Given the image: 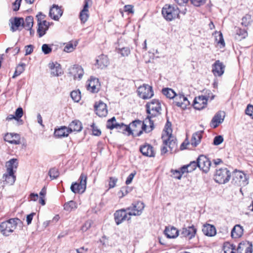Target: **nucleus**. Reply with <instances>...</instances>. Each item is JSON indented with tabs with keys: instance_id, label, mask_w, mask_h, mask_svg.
Masks as SVG:
<instances>
[{
	"instance_id": "obj_15",
	"label": "nucleus",
	"mask_w": 253,
	"mask_h": 253,
	"mask_svg": "<svg viewBox=\"0 0 253 253\" xmlns=\"http://www.w3.org/2000/svg\"><path fill=\"white\" fill-rule=\"evenodd\" d=\"M207 100V98L204 96L195 97L193 104V107L197 110L203 109L206 106Z\"/></svg>"
},
{
	"instance_id": "obj_6",
	"label": "nucleus",
	"mask_w": 253,
	"mask_h": 253,
	"mask_svg": "<svg viewBox=\"0 0 253 253\" xmlns=\"http://www.w3.org/2000/svg\"><path fill=\"white\" fill-rule=\"evenodd\" d=\"M180 11L176 6L166 4L162 10L164 18L168 21H171L178 17Z\"/></svg>"
},
{
	"instance_id": "obj_33",
	"label": "nucleus",
	"mask_w": 253,
	"mask_h": 253,
	"mask_svg": "<svg viewBox=\"0 0 253 253\" xmlns=\"http://www.w3.org/2000/svg\"><path fill=\"white\" fill-rule=\"evenodd\" d=\"M243 228L240 225H236L231 231V237L233 238H238L243 234Z\"/></svg>"
},
{
	"instance_id": "obj_20",
	"label": "nucleus",
	"mask_w": 253,
	"mask_h": 253,
	"mask_svg": "<svg viewBox=\"0 0 253 253\" xmlns=\"http://www.w3.org/2000/svg\"><path fill=\"white\" fill-rule=\"evenodd\" d=\"M49 22L46 20H43L42 22H39L38 24V28L37 29V33L39 37L41 38L45 34L49 28Z\"/></svg>"
},
{
	"instance_id": "obj_10",
	"label": "nucleus",
	"mask_w": 253,
	"mask_h": 253,
	"mask_svg": "<svg viewBox=\"0 0 253 253\" xmlns=\"http://www.w3.org/2000/svg\"><path fill=\"white\" fill-rule=\"evenodd\" d=\"M144 207L145 205L144 203L142 202L138 201L133 203L132 206L126 208V210L128 211V214L129 216H137L141 214Z\"/></svg>"
},
{
	"instance_id": "obj_61",
	"label": "nucleus",
	"mask_w": 253,
	"mask_h": 253,
	"mask_svg": "<svg viewBox=\"0 0 253 253\" xmlns=\"http://www.w3.org/2000/svg\"><path fill=\"white\" fill-rule=\"evenodd\" d=\"M135 172L131 173L128 175L126 181V184L128 185L132 182V180L134 178V176L135 175Z\"/></svg>"
},
{
	"instance_id": "obj_55",
	"label": "nucleus",
	"mask_w": 253,
	"mask_h": 253,
	"mask_svg": "<svg viewBox=\"0 0 253 253\" xmlns=\"http://www.w3.org/2000/svg\"><path fill=\"white\" fill-rule=\"evenodd\" d=\"M117 181L118 179L117 178L111 177L110 178V180L109 181V188H112L115 187Z\"/></svg>"
},
{
	"instance_id": "obj_60",
	"label": "nucleus",
	"mask_w": 253,
	"mask_h": 253,
	"mask_svg": "<svg viewBox=\"0 0 253 253\" xmlns=\"http://www.w3.org/2000/svg\"><path fill=\"white\" fill-rule=\"evenodd\" d=\"M91 223L92 222L91 221H86L82 227V231L84 232L86 231L90 227Z\"/></svg>"
},
{
	"instance_id": "obj_12",
	"label": "nucleus",
	"mask_w": 253,
	"mask_h": 253,
	"mask_svg": "<svg viewBox=\"0 0 253 253\" xmlns=\"http://www.w3.org/2000/svg\"><path fill=\"white\" fill-rule=\"evenodd\" d=\"M127 210L122 209L118 210L114 213L115 220L117 225L121 224L124 221L126 220H129L130 219V216L127 218L128 212Z\"/></svg>"
},
{
	"instance_id": "obj_51",
	"label": "nucleus",
	"mask_w": 253,
	"mask_h": 253,
	"mask_svg": "<svg viewBox=\"0 0 253 253\" xmlns=\"http://www.w3.org/2000/svg\"><path fill=\"white\" fill-rule=\"evenodd\" d=\"M223 141V137L221 135H217L214 138L213 144L214 145H218L222 143Z\"/></svg>"
},
{
	"instance_id": "obj_52",
	"label": "nucleus",
	"mask_w": 253,
	"mask_h": 253,
	"mask_svg": "<svg viewBox=\"0 0 253 253\" xmlns=\"http://www.w3.org/2000/svg\"><path fill=\"white\" fill-rule=\"evenodd\" d=\"M187 166L189 169V171L190 172H192L196 169L197 167H198V160H197V162L193 161L191 162L189 165H187Z\"/></svg>"
},
{
	"instance_id": "obj_23",
	"label": "nucleus",
	"mask_w": 253,
	"mask_h": 253,
	"mask_svg": "<svg viewBox=\"0 0 253 253\" xmlns=\"http://www.w3.org/2000/svg\"><path fill=\"white\" fill-rule=\"evenodd\" d=\"M49 14L51 18L58 20L62 15V11L57 5H53L50 9Z\"/></svg>"
},
{
	"instance_id": "obj_1",
	"label": "nucleus",
	"mask_w": 253,
	"mask_h": 253,
	"mask_svg": "<svg viewBox=\"0 0 253 253\" xmlns=\"http://www.w3.org/2000/svg\"><path fill=\"white\" fill-rule=\"evenodd\" d=\"M123 127V131H127L129 134H131L134 136H140L142 133L143 131L148 132L152 130L151 128L147 131L146 125L143 122L140 120L134 121L129 126L124 124Z\"/></svg>"
},
{
	"instance_id": "obj_17",
	"label": "nucleus",
	"mask_w": 253,
	"mask_h": 253,
	"mask_svg": "<svg viewBox=\"0 0 253 253\" xmlns=\"http://www.w3.org/2000/svg\"><path fill=\"white\" fill-rule=\"evenodd\" d=\"M96 114L99 117H105L107 115L108 110L106 104L102 101H99L94 106Z\"/></svg>"
},
{
	"instance_id": "obj_31",
	"label": "nucleus",
	"mask_w": 253,
	"mask_h": 253,
	"mask_svg": "<svg viewBox=\"0 0 253 253\" xmlns=\"http://www.w3.org/2000/svg\"><path fill=\"white\" fill-rule=\"evenodd\" d=\"M165 234L168 238H175L178 235V231L174 227H166Z\"/></svg>"
},
{
	"instance_id": "obj_47",
	"label": "nucleus",
	"mask_w": 253,
	"mask_h": 253,
	"mask_svg": "<svg viewBox=\"0 0 253 253\" xmlns=\"http://www.w3.org/2000/svg\"><path fill=\"white\" fill-rule=\"evenodd\" d=\"M23 111L21 107L18 108L15 112V120L19 121V119L23 116Z\"/></svg>"
},
{
	"instance_id": "obj_9",
	"label": "nucleus",
	"mask_w": 253,
	"mask_h": 253,
	"mask_svg": "<svg viewBox=\"0 0 253 253\" xmlns=\"http://www.w3.org/2000/svg\"><path fill=\"white\" fill-rule=\"evenodd\" d=\"M138 95L143 99H148L154 95L153 88L151 86L143 84L137 89Z\"/></svg>"
},
{
	"instance_id": "obj_53",
	"label": "nucleus",
	"mask_w": 253,
	"mask_h": 253,
	"mask_svg": "<svg viewBox=\"0 0 253 253\" xmlns=\"http://www.w3.org/2000/svg\"><path fill=\"white\" fill-rule=\"evenodd\" d=\"M76 46V45H74L71 43H68L64 47V51H65L66 52H71L73 51L74 50L75 47Z\"/></svg>"
},
{
	"instance_id": "obj_35",
	"label": "nucleus",
	"mask_w": 253,
	"mask_h": 253,
	"mask_svg": "<svg viewBox=\"0 0 253 253\" xmlns=\"http://www.w3.org/2000/svg\"><path fill=\"white\" fill-rule=\"evenodd\" d=\"M96 64L98 65V68L103 69L107 67L109 64V61L108 57L104 55H101L98 56L96 60Z\"/></svg>"
},
{
	"instance_id": "obj_57",
	"label": "nucleus",
	"mask_w": 253,
	"mask_h": 253,
	"mask_svg": "<svg viewBox=\"0 0 253 253\" xmlns=\"http://www.w3.org/2000/svg\"><path fill=\"white\" fill-rule=\"evenodd\" d=\"M206 0H191L192 3L196 6H200L204 4Z\"/></svg>"
},
{
	"instance_id": "obj_38",
	"label": "nucleus",
	"mask_w": 253,
	"mask_h": 253,
	"mask_svg": "<svg viewBox=\"0 0 253 253\" xmlns=\"http://www.w3.org/2000/svg\"><path fill=\"white\" fill-rule=\"evenodd\" d=\"M202 137L201 133L200 132H196L194 133L191 139L192 145L196 147L200 142Z\"/></svg>"
},
{
	"instance_id": "obj_39",
	"label": "nucleus",
	"mask_w": 253,
	"mask_h": 253,
	"mask_svg": "<svg viewBox=\"0 0 253 253\" xmlns=\"http://www.w3.org/2000/svg\"><path fill=\"white\" fill-rule=\"evenodd\" d=\"M162 92L167 97L172 99L175 97L176 98V93L171 88H166L162 90Z\"/></svg>"
},
{
	"instance_id": "obj_14",
	"label": "nucleus",
	"mask_w": 253,
	"mask_h": 253,
	"mask_svg": "<svg viewBox=\"0 0 253 253\" xmlns=\"http://www.w3.org/2000/svg\"><path fill=\"white\" fill-rule=\"evenodd\" d=\"M225 66L219 60H216L212 65V72L215 76L220 77L224 72Z\"/></svg>"
},
{
	"instance_id": "obj_24",
	"label": "nucleus",
	"mask_w": 253,
	"mask_h": 253,
	"mask_svg": "<svg viewBox=\"0 0 253 253\" xmlns=\"http://www.w3.org/2000/svg\"><path fill=\"white\" fill-rule=\"evenodd\" d=\"M18 163L16 159H12L7 162L5 164L6 167V171L9 172L10 173H13L15 172Z\"/></svg>"
},
{
	"instance_id": "obj_43",
	"label": "nucleus",
	"mask_w": 253,
	"mask_h": 253,
	"mask_svg": "<svg viewBox=\"0 0 253 253\" xmlns=\"http://www.w3.org/2000/svg\"><path fill=\"white\" fill-rule=\"evenodd\" d=\"M252 21V16L251 15L246 14L242 19L241 24L243 26L247 27L249 25Z\"/></svg>"
},
{
	"instance_id": "obj_28",
	"label": "nucleus",
	"mask_w": 253,
	"mask_h": 253,
	"mask_svg": "<svg viewBox=\"0 0 253 253\" xmlns=\"http://www.w3.org/2000/svg\"><path fill=\"white\" fill-rule=\"evenodd\" d=\"M51 70V74L53 76H59L62 74L60 65L57 63H50L48 65Z\"/></svg>"
},
{
	"instance_id": "obj_25",
	"label": "nucleus",
	"mask_w": 253,
	"mask_h": 253,
	"mask_svg": "<svg viewBox=\"0 0 253 253\" xmlns=\"http://www.w3.org/2000/svg\"><path fill=\"white\" fill-rule=\"evenodd\" d=\"M123 125H124L123 123H121L120 124L117 123L116 121V119L114 117L107 121L106 126L108 128L110 129L116 128L120 130H123Z\"/></svg>"
},
{
	"instance_id": "obj_56",
	"label": "nucleus",
	"mask_w": 253,
	"mask_h": 253,
	"mask_svg": "<svg viewBox=\"0 0 253 253\" xmlns=\"http://www.w3.org/2000/svg\"><path fill=\"white\" fill-rule=\"evenodd\" d=\"M246 114L252 117L253 119V106L249 105L246 109Z\"/></svg>"
},
{
	"instance_id": "obj_58",
	"label": "nucleus",
	"mask_w": 253,
	"mask_h": 253,
	"mask_svg": "<svg viewBox=\"0 0 253 253\" xmlns=\"http://www.w3.org/2000/svg\"><path fill=\"white\" fill-rule=\"evenodd\" d=\"M33 51V46L32 45H28L25 46V55L30 54Z\"/></svg>"
},
{
	"instance_id": "obj_32",
	"label": "nucleus",
	"mask_w": 253,
	"mask_h": 253,
	"mask_svg": "<svg viewBox=\"0 0 253 253\" xmlns=\"http://www.w3.org/2000/svg\"><path fill=\"white\" fill-rule=\"evenodd\" d=\"M2 179L5 184L12 185L15 181L16 176L13 173L6 171V173L3 175Z\"/></svg>"
},
{
	"instance_id": "obj_42",
	"label": "nucleus",
	"mask_w": 253,
	"mask_h": 253,
	"mask_svg": "<svg viewBox=\"0 0 253 253\" xmlns=\"http://www.w3.org/2000/svg\"><path fill=\"white\" fill-rule=\"evenodd\" d=\"M236 246L229 243H225L223 246L224 253H235Z\"/></svg>"
},
{
	"instance_id": "obj_19",
	"label": "nucleus",
	"mask_w": 253,
	"mask_h": 253,
	"mask_svg": "<svg viewBox=\"0 0 253 253\" xmlns=\"http://www.w3.org/2000/svg\"><path fill=\"white\" fill-rule=\"evenodd\" d=\"M196 233V229L192 225L187 227L183 228L180 235L183 237H188L189 239L194 237Z\"/></svg>"
},
{
	"instance_id": "obj_7",
	"label": "nucleus",
	"mask_w": 253,
	"mask_h": 253,
	"mask_svg": "<svg viewBox=\"0 0 253 253\" xmlns=\"http://www.w3.org/2000/svg\"><path fill=\"white\" fill-rule=\"evenodd\" d=\"M230 176V172L226 168L220 169L216 170L214 180L218 183L224 184L229 180Z\"/></svg>"
},
{
	"instance_id": "obj_4",
	"label": "nucleus",
	"mask_w": 253,
	"mask_h": 253,
	"mask_svg": "<svg viewBox=\"0 0 253 253\" xmlns=\"http://www.w3.org/2000/svg\"><path fill=\"white\" fill-rule=\"evenodd\" d=\"M19 219L18 218H11L8 220L2 222L0 224V231L5 236H8L16 229L17 222Z\"/></svg>"
},
{
	"instance_id": "obj_59",
	"label": "nucleus",
	"mask_w": 253,
	"mask_h": 253,
	"mask_svg": "<svg viewBox=\"0 0 253 253\" xmlns=\"http://www.w3.org/2000/svg\"><path fill=\"white\" fill-rule=\"evenodd\" d=\"M133 7L131 5H126L124 6V10L129 13H133Z\"/></svg>"
},
{
	"instance_id": "obj_41",
	"label": "nucleus",
	"mask_w": 253,
	"mask_h": 253,
	"mask_svg": "<svg viewBox=\"0 0 253 253\" xmlns=\"http://www.w3.org/2000/svg\"><path fill=\"white\" fill-rule=\"evenodd\" d=\"M33 17L32 16H28L26 18L25 20H24L23 27L25 28L26 29H31L33 27Z\"/></svg>"
},
{
	"instance_id": "obj_44",
	"label": "nucleus",
	"mask_w": 253,
	"mask_h": 253,
	"mask_svg": "<svg viewBox=\"0 0 253 253\" xmlns=\"http://www.w3.org/2000/svg\"><path fill=\"white\" fill-rule=\"evenodd\" d=\"M71 97L75 102H79L81 98V92L78 90H74L71 92Z\"/></svg>"
},
{
	"instance_id": "obj_26",
	"label": "nucleus",
	"mask_w": 253,
	"mask_h": 253,
	"mask_svg": "<svg viewBox=\"0 0 253 253\" xmlns=\"http://www.w3.org/2000/svg\"><path fill=\"white\" fill-rule=\"evenodd\" d=\"M11 26L10 30L12 32H15L18 29L20 26L23 27L24 24V19L23 18L15 17L13 20H10Z\"/></svg>"
},
{
	"instance_id": "obj_8",
	"label": "nucleus",
	"mask_w": 253,
	"mask_h": 253,
	"mask_svg": "<svg viewBox=\"0 0 253 253\" xmlns=\"http://www.w3.org/2000/svg\"><path fill=\"white\" fill-rule=\"evenodd\" d=\"M248 179L243 172L235 171L233 173L232 183L239 186H245L248 184Z\"/></svg>"
},
{
	"instance_id": "obj_50",
	"label": "nucleus",
	"mask_w": 253,
	"mask_h": 253,
	"mask_svg": "<svg viewBox=\"0 0 253 253\" xmlns=\"http://www.w3.org/2000/svg\"><path fill=\"white\" fill-rule=\"evenodd\" d=\"M91 127H92L93 135L99 136L101 134V130L98 128L97 126H96L94 123L91 125Z\"/></svg>"
},
{
	"instance_id": "obj_3",
	"label": "nucleus",
	"mask_w": 253,
	"mask_h": 253,
	"mask_svg": "<svg viewBox=\"0 0 253 253\" xmlns=\"http://www.w3.org/2000/svg\"><path fill=\"white\" fill-rule=\"evenodd\" d=\"M162 138L163 141V146L161 149L162 155L169 151L168 147L171 153L175 151L177 146L176 139L174 136L169 134V131H167L166 134H163Z\"/></svg>"
},
{
	"instance_id": "obj_40",
	"label": "nucleus",
	"mask_w": 253,
	"mask_h": 253,
	"mask_svg": "<svg viewBox=\"0 0 253 253\" xmlns=\"http://www.w3.org/2000/svg\"><path fill=\"white\" fill-rule=\"evenodd\" d=\"M77 208V204L74 201H70L66 203L64 205V209L68 211H71L72 210Z\"/></svg>"
},
{
	"instance_id": "obj_63",
	"label": "nucleus",
	"mask_w": 253,
	"mask_h": 253,
	"mask_svg": "<svg viewBox=\"0 0 253 253\" xmlns=\"http://www.w3.org/2000/svg\"><path fill=\"white\" fill-rule=\"evenodd\" d=\"M35 214V213L33 212L27 216L26 221H27L28 225H29L31 223L32 220L33 218V216Z\"/></svg>"
},
{
	"instance_id": "obj_2",
	"label": "nucleus",
	"mask_w": 253,
	"mask_h": 253,
	"mask_svg": "<svg viewBox=\"0 0 253 253\" xmlns=\"http://www.w3.org/2000/svg\"><path fill=\"white\" fill-rule=\"evenodd\" d=\"M147 113L149 114L146 118L145 122L147 123H149L151 129L154 128L153 121L151 120L153 117L160 114L161 110V104L158 100H153L150 102L146 104Z\"/></svg>"
},
{
	"instance_id": "obj_34",
	"label": "nucleus",
	"mask_w": 253,
	"mask_h": 253,
	"mask_svg": "<svg viewBox=\"0 0 253 253\" xmlns=\"http://www.w3.org/2000/svg\"><path fill=\"white\" fill-rule=\"evenodd\" d=\"M70 133L69 129L66 126H61L56 129L54 131V135L57 137H67Z\"/></svg>"
},
{
	"instance_id": "obj_29",
	"label": "nucleus",
	"mask_w": 253,
	"mask_h": 253,
	"mask_svg": "<svg viewBox=\"0 0 253 253\" xmlns=\"http://www.w3.org/2000/svg\"><path fill=\"white\" fill-rule=\"evenodd\" d=\"M88 4L87 0H85L84 8L80 13V18L82 23H85L89 17Z\"/></svg>"
},
{
	"instance_id": "obj_36",
	"label": "nucleus",
	"mask_w": 253,
	"mask_h": 253,
	"mask_svg": "<svg viewBox=\"0 0 253 253\" xmlns=\"http://www.w3.org/2000/svg\"><path fill=\"white\" fill-rule=\"evenodd\" d=\"M202 231L205 235L208 236H213L216 234L215 227L210 224L204 226Z\"/></svg>"
},
{
	"instance_id": "obj_21",
	"label": "nucleus",
	"mask_w": 253,
	"mask_h": 253,
	"mask_svg": "<svg viewBox=\"0 0 253 253\" xmlns=\"http://www.w3.org/2000/svg\"><path fill=\"white\" fill-rule=\"evenodd\" d=\"M174 103L176 106L183 108H186L187 105L190 104L188 99L184 95L181 94L176 95Z\"/></svg>"
},
{
	"instance_id": "obj_30",
	"label": "nucleus",
	"mask_w": 253,
	"mask_h": 253,
	"mask_svg": "<svg viewBox=\"0 0 253 253\" xmlns=\"http://www.w3.org/2000/svg\"><path fill=\"white\" fill-rule=\"evenodd\" d=\"M82 128L81 122L77 120L72 121L68 127L70 132L72 131L79 132L82 130Z\"/></svg>"
},
{
	"instance_id": "obj_18",
	"label": "nucleus",
	"mask_w": 253,
	"mask_h": 253,
	"mask_svg": "<svg viewBox=\"0 0 253 253\" xmlns=\"http://www.w3.org/2000/svg\"><path fill=\"white\" fill-rule=\"evenodd\" d=\"M69 73L73 76L74 79H81L84 74V71L81 66L74 65L70 69Z\"/></svg>"
},
{
	"instance_id": "obj_27",
	"label": "nucleus",
	"mask_w": 253,
	"mask_h": 253,
	"mask_svg": "<svg viewBox=\"0 0 253 253\" xmlns=\"http://www.w3.org/2000/svg\"><path fill=\"white\" fill-rule=\"evenodd\" d=\"M4 140L11 144H19L20 140L17 134L7 133L4 136Z\"/></svg>"
},
{
	"instance_id": "obj_54",
	"label": "nucleus",
	"mask_w": 253,
	"mask_h": 253,
	"mask_svg": "<svg viewBox=\"0 0 253 253\" xmlns=\"http://www.w3.org/2000/svg\"><path fill=\"white\" fill-rule=\"evenodd\" d=\"M171 172L172 173V176L178 179H180L182 176V173L178 170H171Z\"/></svg>"
},
{
	"instance_id": "obj_5",
	"label": "nucleus",
	"mask_w": 253,
	"mask_h": 253,
	"mask_svg": "<svg viewBox=\"0 0 253 253\" xmlns=\"http://www.w3.org/2000/svg\"><path fill=\"white\" fill-rule=\"evenodd\" d=\"M87 175L82 173L79 178V182L72 183L70 189L74 193H83L86 188Z\"/></svg>"
},
{
	"instance_id": "obj_37",
	"label": "nucleus",
	"mask_w": 253,
	"mask_h": 253,
	"mask_svg": "<svg viewBox=\"0 0 253 253\" xmlns=\"http://www.w3.org/2000/svg\"><path fill=\"white\" fill-rule=\"evenodd\" d=\"M223 120L224 119L222 118L220 113H218L213 117L211 123V126L213 128H216L220 124L222 123Z\"/></svg>"
},
{
	"instance_id": "obj_62",
	"label": "nucleus",
	"mask_w": 253,
	"mask_h": 253,
	"mask_svg": "<svg viewBox=\"0 0 253 253\" xmlns=\"http://www.w3.org/2000/svg\"><path fill=\"white\" fill-rule=\"evenodd\" d=\"M21 0H16L13 4V9L14 11H17L20 5V2Z\"/></svg>"
},
{
	"instance_id": "obj_16",
	"label": "nucleus",
	"mask_w": 253,
	"mask_h": 253,
	"mask_svg": "<svg viewBox=\"0 0 253 253\" xmlns=\"http://www.w3.org/2000/svg\"><path fill=\"white\" fill-rule=\"evenodd\" d=\"M237 253H252L253 246L249 242L241 243L237 249Z\"/></svg>"
},
{
	"instance_id": "obj_49",
	"label": "nucleus",
	"mask_w": 253,
	"mask_h": 253,
	"mask_svg": "<svg viewBox=\"0 0 253 253\" xmlns=\"http://www.w3.org/2000/svg\"><path fill=\"white\" fill-rule=\"evenodd\" d=\"M42 50L45 54H48L51 52L52 48L48 44H43L42 46Z\"/></svg>"
},
{
	"instance_id": "obj_22",
	"label": "nucleus",
	"mask_w": 253,
	"mask_h": 253,
	"mask_svg": "<svg viewBox=\"0 0 253 253\" xmlns=\"http://www.w3.org/2000/svg\"><path fill=\"white\" fill-rule=\"evenodd\" d=\"M141 153L145 156L152 157L155 156V152L153 147L148 144H145L140 148Z\"/></svg>"
},
{
	"instance_id": "obj_11",
	"label": "nucleus",
	"mask_w": 253,
	"mask_h": 253,
	"mask_svg": "<svg viewBox=\"0 0 253 253\" xmlns=\"http://www.w3.org/2000/svg\"><path fill=\"white\" fill-rule=\"evenodd\" d=\"M197 160L198 167L204 172H208L211 166V162L210 160L204 155H200Z\"/></svg>"
},
{
	"instance_id": "obj_64",
	"label": "nucleus",
	"mask_w": 253,
	"mask_h": 253,
	"mask_svg": "<svg viewBox=\"0 0 253 253\" xmlns=\"http://www.w3.org/2000/svg\"><path fill=\"white\" fill-rule=\"evenodd\" d=\"M45 16L42 14L41 12H40L37 15L36 17L38 20V24L39 22H42L44 19Z\"/></svg>"
},
{
	"instance_id": "obj_13",
	"label": "nucleus",
	"mask_w": 253,
	"mask_h": 253,
	"mask_svg": "<svg viewBox=\"0 0 253 253\" xmlns=\"http://www.w3.org/2000/svg\"><path fill=\"white\" fill-rule=\"evenodd\" d=\"M86 86L87 89L88 91L92 93H95L99 91L100 84L98 79L91 77L90 80L88 81Z\"/></svg>"
},
{
	"instance_id": "obj_46",
	"label": "nucleus",
	"mask_w": 253,
	"mask_h": 253,
	"mask_svg": "<svg viewBox=\"0 0 253 253\" xmlns=\"http://www.w3.org/2000/svg\"><path fill=\"white\" fill-rule=\"evenodd\" d=\"M237 36L239 37H236V38L238 40H241L242 39H245L247 36V32L244 29H239L237 31Z\"/></svg>"
},
{
	"instance_id": "obj_48",
	"label": "nucleus",
	"mask_w": 253,
	"mask_h": 253,
	"mask_svg": "<svg viewBox=\"0 0 253 253\" xmlns=\"http://www.w3.org/2000/svg\"><path fill=\"white\" fill-rule=\"evenodd\" d=\"M118 52L120 53L122 56H126L129 54L130 49L128 47H123L119 49Z\"/></svg>"
},
{
	"instance_id": "obj_45",
	"label": "nucleus",
	"mask_w": 253,
	"mask_h": 253,
	"mask_svg": "<svg viewBox=\"0 0 253 253\" xmlns=\"http://www.w3.org/2000/svg\"><path fill=\"white\" fill-rule=\"evenodd\" d=\"M48 175L51 179H56L59 176V172L57 169L55 168H53L50 169L49 170Z\"/></svg>"
}]
</instances>
